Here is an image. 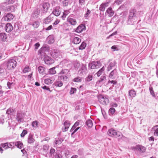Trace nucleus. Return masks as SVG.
Here are the masks:
<instances>
[{"label": "nucleus", "instance_id": "1", "mask_svg": "<svg viewBox=\"0 0 158 158\" xmlns=\"http://www.w3.org/2000/svg\"><path fill=\"white\" fill-rule=\"evenodd\" d=\"M58 78L64 81H68L70 75V71L68 69H62L59 73Z\"/></svg>", "mask_w": 158, "mask_h": 158}, {"label": "nucleus", "instance_id": "2", "mask_svg": "<svg viewBox=\"0 0 158 158\" xmlns=\"http://www.w3.org/2000/svg\"><path fill=\"white\" fill-rule=\"evenodd\" d=\"M136 11L135 10H131L130 11V14L128 20H127L128 24L132 25L135 22V14Z\"/></svg>", "mask_w": 158, "mask_h": 158}, {"label": "nucleus", "instance_id": "3", "mask_svg": "<svg viewBox=\"0 0 158 158\" xmlns=\"http://www.w3.org/2000/svg\"><path fill=\"white\" fill-rule=\"evenodd\" d=\"M108 135L112 137H121L122 134L120 132H118L117 131L113 128L108 130L107 132Z\"/></svg>", "mask_w": 158, "mask_h": 158}, {"label": "nucleus", "instance_id": "4", "mask_svg": "<svg viewBox=\"0 0 158 158\" xmlns=\"http://www.w3.org/2000/svg\"><path fill=\"white\" fill-rule=\"evenodd\" d=\"M101 66V64L99 61H94L89 63L88 64L89 69H97Z\"/></svg>", "mask_w": 158, "mask_h": 158}, {"label": "nucleus", "instance_id": "5", "mask_svg": "<svg viewBox=\"0 0 158 158\" xmlns=\"http://www.w3.org/2000/svg\"><path fill=\"white\" fill-rule=\"evenodd\" d=\"M88 72L86 65L85 64H82L81 68L78 71V74L81 76L85 75Z\"/></svg>", "mask_w": 158, "mask_h": 158}, {"label": "nucleus", "instance_id": "6", "mask_svg": "<svg viewBox=\"0 0 158 158\" xmlns=\"http://www.w3.org/2000/svg\"><path fill=\"white\" fill-rule=\"evenodd\" d=\"M98 98L99 102L103 105H106L109 103V99L106 96L100 95Z\"/></svg>", "mask_w": 158, "mask_h": 158}, {"label": "nucleus", "instance_id": "7", "mask_svg": "<svg viewBox=\"0 0 158 158\" xmlns=\"http://www.w3.org/2000/svg\"><path fill=\"white\" fill-rule=\"evenodd\" d=\"M17 62L13 59H10L8 61L7 64V68L9 69L15 68Z\"/></svg>", "mask_w": 158, "mask_h": 158}, {"label": "nucleus", "instance_id": "8", "mask_svg": "<svg viewBox=\"0 0 158 158\" xmlns=\"http://www.w3.org/2000/svg\"><path fill=\"white\" fill-rule=\"evenodd\" d=\"M52 56L56 58H60L62 56V53L60 51L57 50H53L52 52Z\"/></svg>", "mask_w": 158, "mask_h": 158}, {"label": "nucleus", "instance_id": "9", "mask_svg": "<svg viewBox=\"0 0 158 158\" xmlns=\"http://www.w3.org/2000/svg\"><path fill=\"white\" fill-rule=\"evenodd\" d=\"M131 149L133 150L139 151L142 153L145 152L146 150L145 148L142 145H136L132 147Z\"/></svg>", "mask_w": 158, "mask_h": 158}, {"label": "nucleus", "instance_id": "10", "mask_svg": "<svg viewBox=\"0 0 158 158\" xmlns=\"http://www.w3.org/2000/svg\"><path fill=\"white\" fill-rule=\"evenodd\" d=\"M44 61L46 64L50 65L54 62V60L51 57L48 56H45L44 58Z\"/></svg>", "mask_w": 158, "mask_h": 158}, {"label": "nucleus", "instance_id": "11", "mask_svg": "<svg viewBox=\"0 0 158 158\" xmlns=\"http://www.w3.org/2000/svg\"><path fill=\"white\" fill-rule=\"evenodd\" d=\"M14 18L13 15L10 13L6 14L2 18V20L9 22Z\"/></svg>", "mask_w": 158, "mask_h": 158}, {"label": "nucleus", "instance_id": "12", "mask_svg": "<svg viewBox=\"0 0 158 158\" xmlns=\"http://www.w3.org/2000/svg\"><path fill=\"white\" fill-rule=\"evenodd\" d=\"M85 29V26L84 24H81L74 30V31L77 33L81 32Z\"/></svg>", "mask_w": 158, "mask_h": 158}, {"label": "nucleus", "instance_id": "13", "mask_svg": "<svg viewBox=\"0 0 158 158\" xmlns=\"http://www.w3.org/2000/svg\"><path fill=\"white\" fill-rule=\"evenodd\" d=\"M24 115L21 113H18L17 114L16 120L19 123L23 122L24 121Z\"/></svg>", "mask_w": 158, "mask_h": 158}, {"label": "nucleus", "instance_id": "14", "mask_svg": "<svg viewBox=\"0 0 158 158\" xmlns=\"http://www.w3.org/2000/svg\"><path fill=\"white\" fill-rule=\"evenodd\" d=\"M52 13L56 16H59L61 10L59 6H56L53 10Z\"/></svg>", "mask_w": 158, "mask_h": 158}, {"label": "nucleus", "instance_id": "15", "mask_svg": "<svg viewBox=\"0 0 158 158\" xmlns=\"http://www.w3.org/2000/svg\"><path fill=\"white\" fill-rule=\"evenodd\" d=\"M67 21L71 25L74 26L77 24V22L76 19L73 18L70 16L67 18Z\"/></svg>", "mask_w": 158, "mask_h": 158}, {"label": "nucleus", "instance_id": "16", "mask_svg": "<svg viewBox=\"0 0 158 158\" xmlns=\"http://www.w3.org/2000/svg\"><path fill=\"white\" fill-rule=\"evenodd\" d=\"M43 12L44 13H46L50 7V5L48 3L45 2L42 4Z\"/></svg>", "mask_w": 158, "mask_h": 158}, {"label": "nucleus", "instance_id": "17", "mask_svg": "<svg viewBox=\"0 0 158 158\" xmlns=\"http://www.w3.org/2000/svg\"><path fill=\"white\" fill-rule=\"evenodd\" d=\"M114 11L112 10L111 7H109L106 10L105 13L106 15H108V17H111L114 14Z\"/></svg>", "mask_w": 158, "mask_h": 158}, {"label": "nucleus", "instance_id": "18", "mask_svg": "<svg viewBox=\"0 0 158 158\" xmlns=\"http://www.w3.org/2000/svg\"><path fill=\"white\" fill-rule=\"evenodd\" d=\"M64 127L62 128V130L64 131H67L70 126V123L68 121H66L64 124Z\"/></svg>", "mask_w": 158, "mask_h": 158}, {"label": "nucleus", "instance_id": "19", "mask_svg": "<svg viewBox=\"0 0 158 158\" xmlns=\"http://www.w3.org/2000/svg\"><path fill=\"white\" fill-rule=\"evenodd\" d=\"M13 29V27L11 23H8L6 24L5 26V30L7 32H10Z\"/></svg>", "mask_w": 158, "mask_h": 158}, {"label": "nucleus", "instance_id": "20", "mask_svg": "<svg viewBox=\"0 0 158 158\" xmlns=\"http://www.w3.org/2000/svg\"><path fill=\"white\" fill-rule=\"evenodd\" d=\"M53 85L56 87H61L63 85V83L61 80L59 79L58 78L54 83Z\"/></svg>", "mask_w": 158, "mask_h": 158}, {"label": "nucleus", "instance_id": "21", "mask_svg": "<svg viewBox=\"0 0 158 158\" xmlns=\"http://www.w3.org/2000/svg\"><path fill=\"white\" fill-rule=\"evenodd\" d=\"M109 4L108 2H105L102 4L100 6L99 10L101 11H104L106 7L109 6Z\"/></svg>", "mask_w": 158, "mask_h": 158}, {"label": "nucleus", "instance_id": "22", "mask_svg": "<svg viewBox=\"0 0 158 158\" xmlns=\"http://www.w3.org/2000/svg\"><path fill=\"white\" fill-rule=\"evenodd\" d=\"M8 4L7 2H6L2 3L0 5V8L3 10L7 11L9 6L8 5Z\"/></svg>", "mask_w": 158, "mask_h": 158}, {"label": "nucleus", "instance_id": "23", "mask_svg": "<svg viewBox=\"0 0 158 158\" xmlns=\"http://www.w3.org/2000/svg\"><path fill=\"white\" fill-rule=\"evenodd\" d=\"M155 136H158V125H156L153 127L152 131Z\"/></svg>", "mask_w": 158, "mask_h": 158}, {"label": "nucleus", "instance_id": "24", "mask_svg": "<svg viewBox=\"0 0 158 158\" xmlns=\"http://www.w3.org/2000/svg\"><path fill=\"white\" fill-rule=\"evenodd\" d=\"M33 135L31 134H30L28 135L27 138V142L28 143L31 144L33 143L35 139L33 138Z\"/></svg>", "mask_w": 158, "mask_h": 158}, {"label": "nucleus", "instance_id": "25", "mask_svg": "<svg viewBox=\"0 0 158 158\" xmlns=\"http://www.w3.org/2000/svg\"><path fill=\"white\" fill-rule=\"evenodd\" d=\"M116 70L115 69H114L110 74L109 76V77L112 79H114L116 77Z\"/></svg>", "mask_w": 158, "mask_h": 158}, {"label": "nucleus", "instance_id": "26", "mask_svg": "<svg viewBox=\"0 0 158 158\" xmlns=\"http://www.w3.org/2000/svg\"><path fill=\"white\" fill-rule=\"evenodd\" d=\"M14 143L15 145L18 148L20 149L23 148V144L21 141H18L15 142Z\"/></svg>", "mask_w": 158, "mask_h": 158}, {"label": "nucleus", "instance_id": "27", "mask_svg": "<svg viewBox=\"0 0 158 158\" xmlns=\"http://www.w3.org/2000/svg\"><path fill=\"white\" fill-rule=\"evenodd\" d=\"M6 39V34L3 33H0V41H5Z\"/></svg>", "mask_w": 158, "mask_h": 158}, {"label": "nucleus", "instance_id": "28", "mask_svg": "<svg viewBox=\"0 0 158 158\" xmlns=\"http://www.w3.org/2000/svg\"><path fill=\"white\" fill-rule=\"evenodd\" d=\"M81 41V39L78 37H74L73 40V43L75 44H78L80 43Z\"/></svg>", "mask_w": 158, "mask_h": 158}, {"label": "nucleus", "instance_id": "29", "mask_svg": "<svg viewBox=\"0 0 158 158\" xmlns=\"http://www.w3.org/2000/svg\"><path fill=\"white\" fill-rule=\"evenodd\" d=\"M73 1V0H64L62 2L63 6H66L69 4H71Z\"/></svg>", "mask_w": 158, "mask_h": 158}, {"label": "nucleus", "instance_id": "30", "mask_svg": "<svg viewBox=\"0 0 158 158\" xmlns=\"http://www.w3.org/2000/svg\"><path fill=\"white\" fill-rule=\"evenodd\" d=\"M115 62L114 61H113V62H110L107 68V71H109L112 69L113 67L115 66Z\"/></svg>", "mask_w": 158, "mask_h": 158}, {"label": "nucleus", "instance_id": "31", "mask_svg": "<svg viewBox=\"0 0 158 158\" xmlns=\"http://www.w3.org/2000/svg\"><path fill=\"white\" fill-rule=\"evenodd\" d=\"M129 95L131 98L135 97L136 95V93L134 90L131 89L129 91Z\"/></svg>", "mask_w": 158, "mask_h": 158}, {"label": "nucleus", "instance_id": "32", "mask_svg": "<svg viewBox=\"0 0 158 158\" xmlns=\"http://www.w3.org/2000/svg\"><path fill=\"white\" fill-rule=\"evenodd\" d=\"M86 125L89 127H91L93 126V122L92 121L89 119L86 121L85 123Z\"/></svg>", "mask_w": 158, "mask_h": 158}, {"label": "nucleus", "instance_id": "33", "mask_svg": "<svg viewBox=\"0 0 158 158\" xmlns=\"http://www.w3.org/2000/svg\"><path fill=\"white\" fill-rule=\"evenodd\" d=\"M54 80V79H51L47 78L44 80V82L45 84L49 85L52 84Z\"/></svg>", "mask_w": 158, "mask_h": 158}, {"label": "nucleus", "instance_id": "34", "mask_svg": "<svg viewBox=\"0 0 158 158\" xmlns=\"http://www.w3.org/2000/svg\"><path fill=\"white\" fill-rule=\"evenodd\" d=\"M15 6H8V8L7 9V11L12 12L15 11Z\"/></svg>", "mask_w": 158, "mask_h": 158}, {"label": "nucleus", "instance_id": "35", "mask_svg": "<svg viewBox=\"0 0 158 158\" xmlns=\"http://www.w3.org/2000/svg\"><path fill=\"white\" fill-rule=\"evenodd\" d=\"M55 67H53L49 69L48 72L50 74H54L56 73V71L55 70Z\"/></svg>", "mask_w": 158, "mask_h": 158}, {"label": "nucleus", "instance_id": "36", "mask_svg": "<svg viewBox=\"0 0 158 158\" xmlns=\"http://www.w3.org/2000/svg\"><path fill=\"white\" fill-rule=\"evenodd\" d=\"M70 11L69 10H66L63 12V15L61 16L62 19H64L65 18L67 15L69 14Z\"/></svg>", "mask_w": 158, "mask_h": 158}, {"label": "nucleus", "instance_id": "37", "mask_svg": "<svg viewBox=\"0 0 158 158\" xmlns=\"http://www.w3.org/2000/svg\"><path fill=\"white\" fill-rule=\"evenodd\" d=\"M105 69V68L104 66L101 68L96 73L97 76L98 77L100 76L104 71Z\"/></svg>", "mask_w": 158, "mask_h": 158}, {"label": "nucleus", "instance_id": "38", "mask_svg": "<svg viewBox=\"0 0 158 158\" xmlns=\"http://www.w3.org/2000/svg\"><path fill=\"white\" fill-rule=\"evenodd\" d=\"M42 150L43 151V154H46L48 152V146L47 145L44 146Z\"/></svg>", "mask_w": 158, "mask_h": 158}, {"label": "nucleus", "instance_id": "39", "mask_svg": "<svg viewBox=\"0 0 158 158\" xmlns=\"http://www.w3.org/2000/svg\"><path fill=\"white\" fill-rule=\"evenodd\" d=\"M149 89L150 94L153 97L155 98L156 96L152 87L150 86L149 87Z\"/></svg>", "mask_w": 158, "mask_h": 158}, {"label": "nucleus", "instance_id": "40", "mask_svg": "<svg viewBox=\"0 0 158 158\" xmlns=\"http://www.w3.org/2000/svg\"><path fill=\"white\" fill-rule=\"evenodd\" d=\"M1 146L5 150L8 148V142L4 143H2L0 144Z\"/></svg>", "mask_w": 158, "mask_h": 158}, {"label": "nucleus", "instance_id": "41", "mask_svg": "<svg viewBox=\"0 0 158 158\" xmlns=\"http://www.w3.org/2000/svg\"><path fill=\"white\" fill-rule=\"evenodd\" d=\"M38 123L39 122L38 121H35L32 123L31 125L33 127L36 128L38 127Z\"/></svg>", "mask_w": 158, "mask_h": 158}, {"label": "nucleus", "instance_id": "42", "mask_svg": "<svg viewBox=\"0 0 158 158\" xmlns=\"http://www.w3.org/2000/svg\"><path fill=\"white\" fill-rule=\"evenodd\" d=\"M51 20L50 17H48L47 18L44 19V23L45 24H48L51 21Z\"/></svg>", "mask_w": 158, "mask_h": 158}, {"label": "nucleus", "instance_id": "43", "mask_svg": "<svg viewBox=\"0 0 158 158\" xmlns=\"http://www.w3.org/2000/svg\"><path fill=\"white\" fill-rule=\"evenodd\" d=\"M14 113V110L11 108L8 109L6 112V113L8 115H12Z\"/></svg>", "mask_w": 158, "mask_h": 158}, {"label": "nucleus", "instance_id": "44", "mask_svg": "<svg viewBox=\"0 0 158 158\" xmlns=\"http://www.w3.org/2000/svg\"><path fill=\"white\" fill-rule=\"evenodd\" d=\"M86 45V44L85 42H83L81 44V45L79 46V48L80 50H83L85 48Z\"/></svg>", "mask_w": 158, "mask_h": 158}, {"label": "nucleus", "instance_id": "45", "mask_svg": "<svg viewBox=\"0 0 158 158\" xmlns=\"http://www.w3.org/2000/svg\"><path fill=\"white\" fill-rule=\"evenodd\" d=\"M82 81V78L80 77H77L73 80V81L74 82H81Z\"/></svg>", "mask_w": 158, "mask_h": 158}, {"label": "nucleus", "instance_id": "46", "mask_svg": "<svg viewBox=\"0 0 158 158\" xmlns=\"http://www.w3.org/2000/svg\"><path fill=\"white\" fill-rule=\"evenodd\" d=\"M115 111V109L113 107L110 108L109 110V113L110 114L113 115L114 114Z\"/></svg>", "mask_w": 158, "mask_h": 158}, {"label": "nucleus", "instance_id": "47", "mask_svg": "<svg viewBox=\"0 0 158 158\" xmlns=\"http://www.w3.org/2000/svg\"><path fill=\"white\" fill-rule=\"evenodd\" d=\"M91 12L90 10H89L88 9H87L86 12L84 15V17H85L86 19H88L89 15L91 13Z\"/></svg>", "mask_w": 158, "mask_h": 158}, {"label": "nucleus", "instance_id": "48", "mask_svg": "<svg viewBox=\"0 0 158 158\" xmlns=\"http://www.w3.org/2000/svg\"><path fill=\"white\" fill-rule=\"evenodd\" d=\"M76 91L77 89L76 88L73 87L71 88L69 92L70 94L71 95L74 94L76 92Z\"/></svg>", "mask_w": 158, "mask_h": 158}, {"label": "nucleus", "instance_id": "49", "mask_svg": "<svg viewBox=\"0 0 158 158\" xmlns=\"http://www.w3.org/2000/svg\"><path fill=\"white\" fill-rule=\"evenodd\" d=\"M93 79V76L91 75H89L85 78V80L87 81H91Z\"/></svg>", "mask_w": 158, "mask_h": 158}, {"label": "nucleus", "instance_id": "50", "mask_svg": "<svg viewBox=\"0 0 158 158\" xmlns=\"http://www.w3.org/2000/svg\"><path fill=\"white\" fill-rule=\"evenodd\" d=\"M40 23L38 21H35L32 24L33 26L35 28H37L39 26Z\"/></svg>", "mask_w": 158, "mask_h": 158}, {"label": "nucleus", "instance_id": "51", "mask_svg": "<svg viewBox=\"0 0 158 158\" xmlns=\"http://www.w3.org/2000/svg\"><path fill=\"white\" fill-rule=\"evenodd\" d=\"M38 70L40 73H42L44 70V68L42 66H40L38 68Z\"/></svg>", "mask_w": 158, "mask_h": 158}, {"label": "nucleus", "instance_id": "52", "mask_svg": "<svg viewBox=\"0 0 158 158\" xmlns=\"http://www.w3.org/2000/svg\"><path fill=\"white\" fill-rule=\"evenodd\" d=\"M15 84L13 82H8L7 83V85L9 88H11L12 86H14Z\"/></svg>", "mask_w": 158, "mask_h": 158}, {"label": "nucleus", "instance_id": "53", "mask_svg": "<svg viewBox=\"0 0 158 158\" xmlns=\"http://www.w3.org/2000/svg\"><path fill=\"white\" fill-rule=\"evenodd\" d=\"M14 145H15V143L13 142H8V148H11V149L14 148Z\"/></svg>", "mask_w": 158, "mask_h": 158}, {"label": "nucleus", "instance_id": "54", "mask_svg": "<svg viewBox=\"0 0 158 158\" xmlns=\"http://www.w3.org/2000/svg\"><path fill=\"white\" fill-rule=\"evenodd\" d=\"M63 140L61 139H56L55 142V143L56 144H58L61 143L63 141Z\"/></svg>", "mask_w": 158, "mask_h": 158}, {"label": "nucleus", "instance_id": "55", "mask_svg": "<svg viewBox=\"0 0 158 158\" xmlns=\"http://www.w3.org/2000/svg\"><path fill=\"white\" fill-rule=\"evenodd\" d=\"M30 70L31 69L29 67L26 66L24 69L23 71L24 73H25L30 71Z\"/></svg>", "mask_w": 158, "mask_h": 158}, {"label": "nucleus", "instance_id": "56", "mask_svg": "<svg viewBox=\"0 0 158 158\" xmlns=\"http://www.w3.org/2000/svg\"><path fill=\"white\" fill-rule=\"evenodd\" d=\"M85 0H79V6L81 7L82 6L85 4Z\"/></svg>", "mask_w": 158, "mask_h": 158}, {"label": "nucleus", "instance_id": "57", "mask_svg": "<svg viewBox=\"0 0 158 158\" xmlns=\"http://www.w3.org/2000/svg\"><path fill=\"white\" fill-rule=\"evenodd\" d=\"M27 131L26 130H23L21 134V137H24V136L27 134Z\"/></svg>", "mask_w": 158, "mask_h": 158}, {"label": "nucleus", "instance_id": "58", "mask_svg": "<svg viewBox=\"0 0 158 158\" xmlns=\"http://www.w3.org/2000/svg\"><path fill=\"white\" fill-rule=\"evenodd\" d=\"M50 39V40L48 41V43H49L50 44V43H52L54 42V39H53L52 36H50L48 37V39Z\"/></svg>", "mask_w": 158, "mask_h": 158}, {"label": "nucleus", "instance_id": "59", "mask_svg": "<svg viewBox=\"0 0 158 158\" xmlns=\"http://www.w3.org/2000/svg\"><path fill=\"white\" fill-rule=\"evenodd\" d=\"M55 158H62V157L61 154L59 153H56L55 155Z\"/></svg>", "mask_w": 158, "mask_h": 158}, {"label": "nucleus", "instance_id": "60", "mask_svg": "<svg viewBox=\"0 0 158 158\" xmlns=\"http://www.w3.org/2000/svg\"><path fill=\"white\" fill-rule=\"evenodd\" d=\"M5 72V70L2 68L0 67V75H2Z\"/></svg>", "mask_w": 158, "mask_h": 158}, {"label": "nucleus", "instance_id": "61", "mask_svg": "<svg viewBox=\"0 0 158 158\" xmlns=\"http://www.w3.org/2000/svg\"><path fill=\"white\" fill-rule=\"evenodd\" d=\"M123 1V0H116L115 1V3L116 4L119 5L122 3Z\"/></svg>", "mask_w": 158, "mask_h": 158}, {"label": "nucleus", "instance_id": "62", "mask_svg": "<svg viewBox=\"0 0 158 158\" xmlns=\"http://www.w3.org/2000/svg\"><path fill=\"white\" fill-rule=\"evenodd\" d=\"M42 88L44 89L47 90L48 91H50V92H51V91L50 90V88L49 87H47L46 86H44L43 87H42Z\"/></svg>", "mask_w": 158, "mask_h": 158}, {"label": "nucleus", "instance_id": "63", "mask_svg": "<svg viewBox=\"0 0 158 158\" xmlns=\"http://www.w3.org/2000/svg\"><path fill=\"white\" fill-rule=\"evenodd\" d=\"M40 46V44L39 43H36L35 45L34 46L35 47V49H38V48Z\"/></svg>", "mask_w": 158, "mask_h": 158}, {"label": "nucleus", "instance_id": "64", "mask_svg": "<svg viewBox=\"0 0 158 158\" xmlns=\"http://www.w3.org/2000/svg\"><path fill=\"white\" fill-rule=\"evenodd\" d=\"M60 20L59 19H57L55 21V22L53 23V25H56L58 24L60 22Z\"/></svg>", "mask_w": 158, "mask_h": 158}]
</instances>
